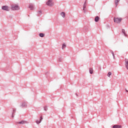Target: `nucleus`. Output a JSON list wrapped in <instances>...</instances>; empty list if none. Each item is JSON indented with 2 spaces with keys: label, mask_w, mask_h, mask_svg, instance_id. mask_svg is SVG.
Masks as SVG:
<instances>
[{
  "label": "nucleus",
  "mask_w": 128,
  "mask_h": 128,
  "mask_svg": "<svg viewBox=\"0 0 128 128\" xmlns=\"http://www.w3.org/2000/svg\"><path fill=\"white\" fill-rule=\"evenodd\" d=\"M58 60H59V62H62V58H60L58 59Z\"/></svg>",
  "instance_id": "5701e85b"
},
{
  "label": "nucleus",
  "mask_w": 128,
  "mask_h": 128,
  "mask_svg": "<svg viewBox=\"0 0 128 128\" xmlns=\"http://www.w3.org/2000/svg\"><path fill=\"white\" fill-rule=\"evenodd\" d=\"M66 44H63L62 46V50H64V48H66Z\"/></svg>",
  "instance_id": "6ab92c4d"
},
{
  "label": "nucleus",
  "mask_w": 128,
  "mask_h": 128,
  "mask_svg": "<svg viewBox=\"0 0 128 128\" xmlns=\"http://www.w3.org/2000/svg\"><path fill=\"white\" fill-rule=\"evenodd\" d=\"M121 125H114L112 126V128H122Z\"/></svg>",
  "instance_id": "9d476101"
},
{
  "label": "nucleus",
  "mask_w": 128,
  "mask_h": 128,
  "mask_svg": "<svg viewBox=\"0 0 128 128\" xmlns=\"http://www.w3.org/2000/svg\"><path fill=\"white\" fill-rule=\"evenodd\" d=\"M114 22H116V24H120V22H122V18H116L115 17H114Z\"/></svg>",
  "instance_id": "f03ea898"
},
{
  "label": "nucleus",
  "mask_w": 128,
  "mask_h": 128,
  "mask_svg": "<svg viewBox=\"0 0 128 128\" xmlns=\"http://www.w3.org/2000/svg\"><path fill=\"white\" fill-rule=\"evenodd\" d=\"M92 72H93L92 68H90V73L91 74H92Z\"/></svg>",
  "instance_id": "f3484780"
},
{
  "label": "nucleus",
  "mask_w": 128,
  "mask_h": 128,
  "mask_svg": "<svg viewBox=\"0 0 128 128\" xmlns=\"http://www.w3.org/2000/svg\"><path fill=\"white\" fill-rule=\"evenodd\" d=\"M110 76H112V72H108V78H110Z\"/></svg>",
  "instance_id": "a211bd4d"
},
{
  "label": "nucleus",
  "mask_w": 128,
  "mask_h": 128,
  "mask_svg": "<svg viewBox=\"0 0 128 128\" xmlns=\"http://www.w3.org/2000/svg\"><path fill=\"white\" fill-rule=\"evenodd\" d=\"M44 110H45V112H46V110H48V106H45L44 107Z\"/></svg>",
  "instance_id": "aec40b11"
},
{
  "label": "nucleus",
  "mask_w": 128,
  "mask_h": 128,
  "mask_svg": "<svg viewBox=\"0 0 128 128\" xmlns=\"http://www.w3.org/2000/svg\"><path fill=\"white\" fill-rule=\"evenodd\" d=\"M126 92H128V90H126Z\"/></svg>",
  "instance_id": "bb28decb"
},
{
  "label": "nucleus",
  "mask_w": 128,
  "mask_h": 128,
  "mask_svg": "<svg viewBox=\"0 0 128 128\" xmlns=\"http://www.w3.org/2000/svg\"><path fill=\"white\" fill-rule=\"evenodd\" d=\"M84 4H86V0L85 1Z\"/></svg>",
  "instance_id": "393cba45"
},
{
  "label": "nucleus",
  "mask_w": 128,
  "mask_h": 128,
  "mask_svg": "<svg viewBox=\"0 0 128 128\" xmlns=\"http://www.w3.org/2000/svg\"><path fill=\"white\" fill-rule=\"evenodd\" d=\"M14 112H16V109H13V112H12V118H14Z\"/></svg>",
  "instance_id": "412c9836"
},
{
  "label": "nucleus",
  "mask_w": 128,
  "mask_h": 128,
  "mask_svg": "<svg viewBox=\"0 0 128 128\" xmlns=\"http://www.w3.org/2000/svg\"><path fill=\"white\" fill-rule=\"evenodd\" d=\"M42 120H43L42 117L41 116L40 117V120H36V122L37 124H40L42 122Z\"/></svg>",
  "instance_id": "6e6552de"
},
{
  "label": "nucleus",
  "mask_w": 128,
  "mask_h": 128,
  "mask_svg": "<svg viewBox=\"0 0 128 128\" xmlns=\"http://www.w3.org/2000/svg\"><path fill=\"white\" fill-rule=\"evenodd\" d=\"M76 96H78V94H76Z\"/></svg>",
  "instance_id": "cd10ccee"
},
{
  "label": "nucleus",
  "mask_w": 128,
  "mask_h": 128,
  "mask_svg": "<svg viewBox=\"0 0 128 128\" xmlns=\"http://www.w3.org/2000/svg\"><path fill=\"white\" fill-rule=\"evenodd\" d=\"M39 36L40 38H44V34H42V33H40L39 34Z\"/></svg>",
  "instance_id": "dca6fc26"
},
{
  "label": "nucleus",
  "mask_w": 128,
  "mask_h": 128,
  "mask_svg": "<svg viewBox=\"0 0 128 128\" xmlns=\"http://www.w3.org/2000/svg\"><path fill=\"white\" fill-rule=\"evenodd\" d=\"M120 0H115V4H116V6L118 5V2H120Z\"/></svg>",
  "instance_id": "4468645a"
},
{
  "label": "nucleus",
  "mask_w": 128,
  "mask_h": 128,
  "mask_svg": "<svg viewBox=\"0 0 128 128\" xmlns=\"http://www.w3.org/2000/svg\"><path fill=\"white\" fill-rule=\"evenodd\" d=\"M98 20H100V17H98V16H97L95 18H94V21L96 22H98Z\"/></svg>",
  "instance_id": "f8f14e48"
},
{
  "label": "nucleus",
  "mask_w": 128,
  "mask_h": 128,
  "mask_svg": "<svg viewBox=\"0 0 128 128\" xmlns=\"http://www.w3.org/2000/svg\"><path fill=\"white\" fill-rule=\"evenodd\" d=\"M125 66L127 68V70H128V59H125Z\"/></svg>",
  "instance_id": "1a4fd4ad"
},
{
  "label": "nucleus",
  "mask_w": 128,
  "mask_h": 128,
  "mask_svg": "<svg viewBox=\"0 0 128 128\" xmlns=\"http://www.w3.org/2000/svg\"><path fill=\"white\" fill-rule=\"evenodd\" d=\"M12 10H20V7L16 4H14L12 5Z\"/></svg>",
  "instance_id": "f257e3e1"
},
{
  "label": "nucleus",
  "mask_w": 128,
  "mask_h": 128,
  "mask_svg": "<svg viewBox=\"0 0 128 128\" xmlns=\"http://www.w3.org/2000/svg\"><path fill=\"white\" fill-rule=\"evenodd\" d=\"M2 10H6V12H8V10H8V7L6 6H2Z\"/></svg>",
  "instance_id": "20e7f679"
},
{
  "label": "nucleus",
  "mask_w": 128,
  "mask_h": 128,
  "mask_svg": "<svg viewBox=\"0 0 128 128\" xmlns=\"http://www.w3.org/2000/svg\"><path fill=\"white\" fill-rule=\"evenodd\" d=\"M112 56H113L114 58H114H115L114 55H113Z\"/></svg>",
  "instance_id": "a878e982"
},
{
  "label": "nucleus",
  "mask_w": 128,
  "mask_h": 128,
  "mask_svg": "<svg viewBox=\"0 0 128 128\" xmlns=\"http://www.w3.org/2000/svg\"><path fill=\"white\" fill-rule=\"evenodd\" d=\"M46 4L48 6H54V2H52V0H48L46 2Z\"/></svg>",
  "instance_id": "7ed1b4c3"
},
{
  "label": "nucleus",
  "mask_w": 128,
  "mask_h": 128,
  "mask_svg": "<svg viewBox=\"0 0 128 128\" xmlns=\"http://www.w3.org/2000/svg\"><path fill=\"white\" fill-rule=\"evenodd\" d=\"M20 106V108H26V102H22Z\"/></svg>",
  "instance_id": "0eeeda50"
},
{
  "label": "nucleus",
  "mask_w": 128,
  "mask_h": 128,
  "mask_svg": "<svg viewBox=\"0 0 128 128\" xmlns=\"http://www.w3.org/2000/svg\"><path fill=\"white\" fill-rule=\"evenodd\" d=\"M42 14V12L38 11V14Z\"/></svg>",
  "instance_id": "b1692460"
},
{
  "label": "nucleus",
  "mask_w": 128,
  "mask_h": 128,
  "mask_svg": "<svg viewBox=\"0 0 128 128\" xmlns=\"http://www.w3.org/2000/svg\"><path fill=\"white\" fill-rule=\"evenodd\" d=\"M26 121L25 120H22L20 122H16V124H26Z\"/></svg>",
  "instance_id": "39448f33"
},
{
  "label": "nucleus",
  "mask_w": 128,
  "mask_h": 128,
  "mask_svg": "<svg viewBox=\"0 0 128 128\" xmlns=\"http://www.w3.org/2000/svg\"><path fill=\"white\" fill-rule=\"evenodd\" d=\"M122 32L124 34V36H127L126 34V30L124 29H122Z\"/></svg>",
  "instance_id": "ddd939ff"
},
{
  "label": "nucleus",
  "mask_w": 128,
  "mask_h": 128,
  "mask_svg": "<svg viewBox=\"0 0 128 128\" xmlns=\"http://www.w3.org/2000/svg\"><path fill=\"white\" fill-rule=\"evenodd\" d=\"M28 8H30L31 10H34V4H30Z\"/></svg>",
  "instance_id": "423d86ee"
},
{
  "label": "nucleus",
  "mask_w": 128,
  "mask_h": 128,
  "mask_svg": "<svg viewBox=\"0 0 128 128\" xmlns=\"http://www.w3.org/2000/svg\"><path fill=\"white\" fill-rule=\"evenodd\" d=\"M86 8V4H84L83 6V10L84 11V12H86V10H84V8Z\"/></svg>",
  "instance_id": "2eb2a0df"
},
{
  "label": "nucleus",
  "mask_w": 128,
  "mask_h": 128,
  "mask_svg": "<svg viewBox=\"0 0 128 128\" xmlns=\"http://www.w3.org/2000/svg\"><path fill=\"white\" fill-rule=\"evenodd\" d=\"M110 52L112 54V56L114 55V52L112 50H110Z\"/></svg>",
  "instance_id": "4be33fe9"
},
{
  "label": "nucleus",
  "mask_w": 128,
  "mask_h": 128,
  "mask_svg": "<svg viewBox=\"0 0 128 128\" xmlns=\"http://www.w3.org/2000/svg\"><path fill=\"white\" fill-rule=\"evenodd\" d=\"M60 16L62 18H66V13L64 12H62L60 14Z\"/></svg>",
  "instance_id": "9b49d317"
}]
</instances>
